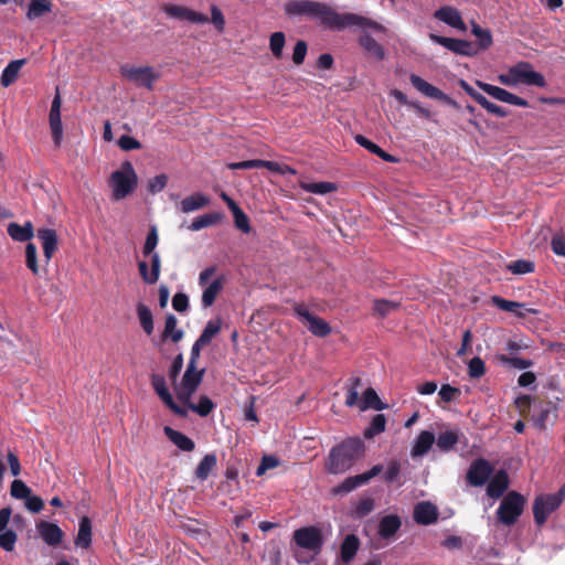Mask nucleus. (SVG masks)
Listing matches in <instances>:
<instances>
[{
  "label": "nucleus",
  "mask_w": 565,
  "mask_h": 565,
  "mask_svg": "<svg viewBox=\"0 0 565 565\" xmlns=\"http://www.w3.org/2000/svg\"><path fill=\"white\" fill-rule=\"evenodd\" d=\"M492 302L494 306H497L499 309L507 311V312H513L519 317H523L524 313L520 311V309L524 308V303L516 302V301H510L507 299H503L499 296L492 297Z\"/></svg>",
  "instance_id": "43"
},
{
  "label": "nucleus",
  "mask_w": 565,
  "mask_h": 565,
  "mask_svg": "<svg viewBox=\"0 0 565 565\" xmlns=\"http://www.w3.org/2000/svg\"><path fill=\"white\" fill-rule=\"evenodd\" d=\"M375 509V501L372 498L361 499L354 505L353 513L356 518H364Z\"/></svg>",
  "instance_id": "55"
},
{
  "label": "nucleus",
  "mask_w": 565,
  "mask_h": 565,
  "mask_svg": "<svg viewBox=\"0 0 565 565\" xmlns=\"http://www.w3.org/2000/svg\"><path fill=\"white\" fill-rule=\"evenodd\" d=\"M434 18L456 30L462 32L467 30L466 23L463 22L459 10L456 9L455 7H440L438 10L434 12Z\"/></svg>",
  "instance_id": "18"
},
{
  "label": "nucleus",
  "mask_w": 565,
  "mask_h": 565,
  "mask_svg": "<svg viewBox=\"0 0 565 565\" xmlns=\"http://www.w3.org/2000/svg\"><path fill=\"white\" fill-rule=\"evenodd\" d=\"M158 242H159L158 230H157L156 225H152L149 230L147 237H146V241H145V244L142 247V254L145 256L152 258L153 254H158L156 252Z\"/></svg>",
  "instance_id": "48"
},
{
  "label": "nucleus",
  "mask_w": 565,
  "mask_h": 565,
  "mask_svg": "<svg viewBox=\"0 0 565 565\" xmlns=\"http://www.w3.org/2000/svg\"><path fill=\"white\" fill-rule=\"evenodd\" d=\"M402 526V521L396 514H388L383 516L379 523L377 533L381 539L391 541Z\"/></svg>",
  "instance_id": "23"
},
{
  "label": "nucleus",
  "mask_w": 565,
  "mask_h": 565,
  "mask_svg": "<svg viewBox=\"0 0 565 565\" xmlns=\"http://www.w3.org/2000/svg\"><path fill=\"white\" fill-rule=\"evenodd\" d=\"M471 33L478 39L479 46L482 50L492 45V34L488 29H482L479 24L472 22Z\"/></svg>",
  "instance_id": "47"
},
{
  "label": "nucleus",
  "mask_w": 565,
  "mask_h": 565,
  "mask_svg": "<svg viewBox=\"0 0 565 565\" xmlns=\"http://www.w3.org/2000/svg\"><path fill=\"white\" fill-rule=\"evenodd\" d=\"M296 313H297L298 318L303 323L307 324L309 331L312 334L318 335V337H326L330 333L331 329H330L329 324L324 320L310 313L305 307H297Z\"/></svg>",
  "instance_id": "17"
},
{
  "label": "nucleus",
  "mask_w": 565,
  "mask_h": 565,
  "mask_svg": "<svg viewBox=\"0 0 565 565\" xmlns=\"http://www.w3.org/2000/svg\"><path fill=\"white\" fill-rule=\"evenodd\" d=\"M169 440L182 451H192L195 447L194 441L181 431L169 426L163 429Z\"/></svg>",
  "instance_id": "28"
},
{
  "label": "nucleus",
  "mask_w": 565,
  "mask_h": 565,
  "mask_svg": "<svg viewBox=\"0 0 565 565\" xmlns=\"http://www.w3.org/2000/svg\"><path fill=\"white\" fill-rule=\"evenodd\" d=\"M507 269L514 275H525L534 271V263L526 259H518L508 264Z\"/></svg>",
  "instance_id": "51"
},
{
  "label": "nucleus",
  "mask_w": 565,
  "mask_h": 565,
  "mask_svg": "<svg viewBox=\"0 0 565 565\" xmlns=\"http://www.w3.org/2000/svg\"><path fill=\"white\" fill-rule=\"evenodd\" d=\"M551 245L556 255L565 257V234L554 235Z\"/></svg>",
  "instance_id": "64"
},
{
  "label": "nucleus",
  "mask_w": 565,
  "mask_h": 565,
  "mask_svg": "<svg viewBox=\"0 0 565 565\" xmlns=\"http://www.w3.org/2000/svg\"><path fill=\"white\" fill-rule=\"evenodd\" d=\"M209 204H210V199L205 194H203L201 192H195V193L184 198L183 200H181L178 207L182 213L189 214V213L199 211V210L207 206Z\"/></svg>",
  "instance_id": "25"
},
{
  "label": "nucleus",
  "mask_w": 565,
  "mask_h": 565,
  "mask_svg": "<svg viewBox=\"0 0 565 565\" xmlns=\"http://www.w3.org/2000/svg\"><path fill=\"white\" fill-rule=\"evenodd\" d=\"M364 482L362 481V478L360 475L348 477L343 480L341 484L333 488L334 494H347L355 490L356 488L363 486Z\"/></svg>",
  "instance_id": "44"
},
{
  "label": "nucleus",
  "mask_w": 565,
  "mask_h": 565,
  "mask_svg": "<svg viewBox=\"0 0 565 565\" xmlns=\"http://www.w3.org/2000/svg\"><path fill=\"white\" fill-rule=\"evenodd\" d=\"M386 418L383 414H377L373 417L370 426L365 429L364 436L372 438L385 430Z\"/></svg>",
  "instance_id": "49"
},
{
  "label": "nucleus",
  "mask_w": 565,
  "mask_h": 565,
  "mask_svg": "<svg viewBox=\"0 0 565 565\" xmlns=\"http://www.w3.org/2000/svg\"><path fill=\"white\" fill-rule=\"evenodd\" d=\"M284 12L289 18H307L315 20L326 29L342 31L358 26L385 33L386 29L379 22L355 13H339L326 2L311 0H290L284 4Z\"/></svg>",
  "instance_id": "1"
},
{
  "label": "nucleus",
  "mask_w": 565,
  "mask_h": 565,
  "mask_svg": "<svg viewBox=\"0 0 565 565\" xmlns=\"http://www.w3.org/2000/svg\"><path fill=\"white\" fill-rule=\"evenodd\" d=\"M53 4L51 0H31L28 10L26 18L30 21H34L46 13L52 11Z\"/></svg>",
  "instance_id": "33"
},
{
  "label": "nucleus",
  "mask_w": 565,
  "mask_h": 565,
  "mask_svg": "<svg viewBox=\"0 0 565 565\" xmlns=\"http://www.w3.org/2000/svg\"><path fill=\"white\" fill-rule=\"evenodd\" d=\"M294 541L298 548L295 558L299 564H309L322 550L323 539L321 531L315 526H305L294 532Z\"/></svg>",
  "instance_id": "4"
},
{
  "label": "nucleus",
  "mask_w": 565,
  "mask_h": 565,
  "mask_svg": "<svg viewBox=\"0 0 565 565\" xmlns=\"http://www.w3.org/2000/svg\"><path fill=\"white\" fill-rule=\"evenodd\" d=\"M498 81L505 86L515 87L520 84L544 87L546 85L544 76L536 72L527 62H520L510 67L507 73L498 76Z\"/></svg>",
  "instance_id": "5"
},
{
  "label": "nucleus",
  "mask_w": 565,
  "mask_h": 565,
  "mask_svg": "<svg viewBox=\"0 0 565 565\" xmlns=\"http://www.w3.org/2000/svg\"><path fill=\"white\" fill-rule=\"evenodd\" d=\"M25 265L34 275L39 274L38 248L31 242L25 246Z\"/></svg>",
  "instance_id": "50"
},
{
  "label": "nucleus",
  "mask_w": 565,
  "mask_h": 565,
  "mask_svg": "<svg viewBox=\"0 0 565 565\" xmlns=\"http://www.w3.org/2000/svg\"><path fill=\"white\" fill-rule=\"evenodd\" d=\"M25 64V60H14L11 61L2 71L1 74V85L3 87L10 86L18 78L19 72L21 67Z\"/></svg>",
  "instance_id": "36"
},
{
  "label": "nucleus",
  "mask_w": 565,
  "mask_h": 565,
  "mask_svg": "<svg viewBox=\"0 0 565 565\" xmlns=\"http://www.w3.org/2000/svg\"><path fill=\"white\" fill-rule=\"evenodd\" d=\"M492 467L486 459H477L471 462L467 471V481L470 486L481 487L490 478Z\"/></svg>",
  "instance_id": "16"
},
{
  "label": "nucleus",
  "mask_w": 565,
  "mask_h": 565,
  "mask_svg": "<svg viewBox=\"0 0 565 565\" xmlns=\"http://www.w3.org/2000/svg\"><path fill=\"white\" fill-rule=\"evenodd\" d=\"M137 315L139 318L140 326L147 334L153 332V317L151 310L143 303L137 305Z\"/></svg>",
  "instance_id": "41"
},
{
  "label": "nucleus",
  "mask_w": 565,
  "mask_h": 565,
  "mask_svg": "<svg viewBox=\"0 0 565 565\" xmlns=\"http://www.w3.org/2000/svg\"><path fill=\"white\" fill-rule=\"evenodd\" d=\"M365 445L359 437H352L334 446L328 456L326 469L333 475L344 473L363 457Z\"/></svg>",
  "instance_id": "2"
},
{
  "label": "nucleus",
  "mask_w": 565,
  "mask_h": 565,
  "mask_svg": "<svg viewBox=\"0 0 565 565\" xmlns=\"http://www.w3.org/2000/svg\"><path fill=\"white\" fill-rule=\"evenodd\" d=\"M120 73L127 81L139 87H145L148 90L153 89L154 83L160 77V72L152 66H135L126 64L120 67Z\"/></svg>",
  "instance_id": "8"
},
{
  "label": "nucleus",
  "mask_w": 565,
  "mask_h": 565,
  "mask_svg": "<svg viewBox=\"0 0 565 565\" xmlns=\"http://www.w3.org/2000/svg\"><path fill=\"white\" fill-rule=\"evenodd\" d=\"M151 269L145 260L138 263L139 274L142 280L148 285H153L159 280L161 271V259L159 254H153L150 258Z\"/></svg>",
  "instance_id": "21"
},
{
  "label": "nucleus",
  "mask_w": 565,
  "mask_h": 565,
  "mask_svg": "<svg viewBox=\"0 0 565 565\" xmlns=\"http://www.w3.org/2000/svg\"><path fill=\"white\" fill-rule=\"evenodd\" d=\"M413 516L416 523L429 525L437 521L438 510L433 503L422 501L415 505Z\"/></svg>",
  "instance_id": "20"
},
{
  "label": "nucleus",
  "mask_w": 565,
  "mask_h": 565,
  "mask_svg": "<svg viewBox=\"0 0 565 565\" xmlns=\"http://www.w3.org/2000/svg\"><path fill=\"white\" fill-rule=\"evenodd\" d=\"M17 539L18 536L13 531H2L0 532V546L7 552H11L15 546Z\"/></svg>",
  "instance_id": "60"
},
{
  "label": "nucleus",
  "mask_w": 565,
  "mask_h": 565,
  "mask_svg": "<svg viewBox=\"0 0 565 565\" xmlns=\"http://www.w3.org/2000/svg\"><path fill=\"white\" fill-rule=\"evenodd\" d=\"M286 38L282 32H275L269 39V49L276 58L281 57Z\"/></svg>",
  "instance_id": "52"
},
{
  "label": "nucleus",
  "mask_w": 565,
  "mask_h": 565,
  "mask_svg": "<svg viewBox=\"0 0 565 565\" xmlns=\"http://www.w3.org/2000/svg\"><path fill=\"white\" fill-rule=\"evenodd\" d=\"M49 122L54 145L56 147H60L63 140V125L61 119V111H50Z\"/></svg>",
  "instance_id": "38"
},
{
  "label": "nucleus",
  "mask_w": 565,
  "mask_h": 565,
  "mask_svg": "<svg viewBox=\"0 0 565 565\" xmlns=\"http://www.w3.org/2000/svg\"><path fill=\"white\" fill-rule=\"evenodd\" d=\"M558 498H555L552 493L537 495L533 502V516L535 523L541 526L543 525L551 513L561 507Z\"/></svg>",
  "instance_id": "11"
},
{
  "label": "nucleus",
  "mask_w": 565,
  "mask_h": 565,
  "mask_svg": "<svg viewBox=\"0 0 565 565\" xmlns=\"http://www.w3.org/2000/svg\"><path fill=\"white\" fill-rule=\"evenodd\" d=\"M222 216L220 213H209L203 214L195 217L192 223L189 225V230L192 232H198L202 228L212 226L221 221Z\"/></svg>",
  "instance_id": "39"
},
{
  "label": "nucleus",
  "mask_w": 565,
  "mask_h": 565,
  "mask_svg": "<svg viewBox=\"0 0 565 565\" xmlns=\"http://www.w3.org/2000/svg\"><path fill=\"white\" fill-rule=\"evenodd\" d=\"M164 13L175 20L188 21L192 24H206L211 23L214 29L222 33L225 30V17L222 10L216 4L210 6L211 18L206 14L191 10L184 6L166 4L163 7Z\"/></svg>",
  "instance_id": "3"
},
{
  "label": "nucleus",
  "mask_w": 565,
  "mask_h": 565,
  "mask_svg": "<svg viewBox=\"0 0 565 565\" xmlns=\"http://www.w3.org/2000/svg\"><path fill=\"white\" fill-rule=\"evenodd\" d=\"M233 216H234L235 226L239 231H242L245 234L250 232L249 220H248L247 215L243 212V210L235 211Z\"/></svg>",
  "instance_id": "62"
},
{
  "label": "nucleus",
  "mask_w": 565,
  "mask_h": 565,
  "mask_svg": "<svg viewBox=\"0 0 565 565\" xmlns=\"http://www.w3.org/2000/svg\"><path fill=\"white\" fill-rule=\"evenodd\" d=\"M10 493L15 499L25 500L31 494V489L22 480L17 479L11 483Z\"/></svg>",
  "instance_id": "57"
},
{
  "label": "nucleus",
  "mask_w": 565,
  "mask_h": 565,
  "mask_svg": "<svg viewBox=\"0 0 565 565\" xmlns=\"http://www.w3.org/2000/svg\"><path fill=\"white\" fill-rule=\"evenodd\" d=\"M151 384L161 401L177 415L186 416V409L179 406L170 394L166 379L160 374H152Z\"/></svg>",
  "instance_id": "14"
},
{
  "label": "nucleus",
  "mask_w": 565,
  "mask_h": 565,
  "mask_svg": "<svg viewBox=\"0 0 565 565\" xmlns=\"http://www.w3.org/2000/svg\"><path fill=\"white\" fill-rule=\"evenodd\" d=\"M360 548V540L354 534H349L344 537L341 547L340 555L344 563H350L356 555Z\"/></svg>",
  "instance_id": "29"
},
{
  "label": "nucleus",
  "mask_w": 565,
  "mask_h": 565,
  "mask_svg": "<svg viewBox=\"0 0 565 565\" xmlns=\"http://www.w3.org/2000/svg\"><path fill=\"white\" fill-rule=\"evenodd\" d=\"M279 461L274 456H265L263 457L259 466L256 469V476H263L267 470L276 468Z\"/></svg>",
  "instance_id": "63"
},
{
  "label": "nucleus",
  "mask_w": 565,
  "mask_h": 565,
  "mask_svg": "<svg viewBox=\"0 0 565 565\" xmlns=\"http://www.w3.org/2000/svg\"><path fill=\"white\" fill-rule=\"evenodd\" d=\"M359 44L366 52L367 55L382 61L385 56L384 49L379 44L370 34H363L359 39Z\"/></svg>",
  "instance_id": "31"
},
{
  "label": "nucleus",
  "mask_w": 565,
  "mask_h": 565,
  "mask_svg": "<svg viewBox=\"0 0 565 565\" xmlns=\"http://www.w3.org/2000/svg\"><path fill=\"white\" fill-rule=\"evenodd\" d=\"M92 543V522L89 518L83 516L78 523V533L75 540L76 546L87 548Z\"/></svg>",
  "instance_id": "34"
},
{
  "label": "nucleus",
  "mask_w": 565,
  "mask_h": 565,
  "mask_svg": "<svg viewBox=\"0 0 565 565\" xmlns=\"http://www.w3.org/2000/svg\"><path fill=\"white\" fill-rule=\"evenodd\" d=\"M354 140L355 142L365 148L366 150H369L371 153L373 154H376L377 157H380L381 159H383L384 161L386 162H391V163H394V162H397V159L395 157H393L392 154L385 152L383 149H381L376 143L372 142L371 140H369L366 137L362 136V135H356L354 137Z\"/></svg>",
  "instance_id": "32"
},
{
  "label": "nucleus",
  "mask_w": 565,
  "mask_h": 565,
  "mask_svg": "<svg viewBox=\"0 0 565 565\" xmlns=\"http://www.w3.org/2000/svg\"><path fill=\"white\" fill-rule=\"evenodd\" d=\"M178 320L173 315L166 318L163 337L170 338L173 342H179L183 338V331L177 328Z\"/></svg>",
  "instance_id": "42"
},
{
  "label": "nucleus",
  "mask_w": 565,
  "mask_h": 565,
  "mask_svg": "<svg viewBox=\"0 0 565 565\" xmlns=\"http://www.w3.org/2000/svg\"><path fill=\"white\" fill-rule=\"evenodd\" d=\"M300 188L312 194L324 195L337 191L338 186L333 182L320 181V182H300Z\"/></svg>",
  "instance_id": "37"
},
{
  "label": "nucleus",
  "mask_w": 565,
  "mask_h": 565,
  "mask_svg": "<svg viewBox=\"0 0 565 565\" xmlns=\"http://www.w3.org/2000/svg\"><path fill=\"white\" fill-rule=\"evenodd\" d=\"M484 372H486L484 362L480 358L476 356L469 361L468 373H469L470 377L479 379L484 374Z\"/></svg>",
  "instance_id": "58"
},
{
  "label": "nucleus",
  "mask_w": 565,
  "mask_h": 565,
  "mask_svg": "<svg viewBox=\"0 0 565 565\" xmlns=\"http://www.w3.org/2000/svg\"><path fill=\"white\" fill-rule=\"evenodd\" d=\"M221 326L222 323L220 319H213L207 321L202 333L198 338L200 342L205 343L206 345L210 344L212 339L220 332Z\"/></svg>",
  "instance_id": "46"
},
{
  "label": "nucleus",
  "mask_w": 565,
  "mask_h": 565,
  "mask_svg": "<svg viewBox=\"0 0 565 565\" xmlns=\"http://www.w3.org/2000/svg\"><path fill=\"white\" fill-rule=\"evenodd\" d=\"M386 406L381 402L377 393L372 387H369L364 391L362 398L359 403V408L361 411H366L369 408H373L375 411H382Z\"/></svg>",
  "instance_id": "35"
},
{
  "label": "nucleus",
  "mask_w": 565,
  "mask_h": 565,
  "mask_svg": "<svg viewBox=\"0 0 565 565\" xmlns=\"http://www.w3.org/2000/svg\"><path fill=\"white\" fill-rule=\"evenodd\" d=\"M362 386V382L359 377L350 379V386L348 388V395L345 405L348 407L355 406L359 402V388Z\"/></svg>",
  "instance_id": "53"
},
{
  "label": "nucleus",
  "mask_w": 565,
  "mask_h": 565,
  "mask_svg": "<svg viewBox=\"0 0 565 565\" xmlns=\"http://www.w3.org/2000/svg\"><path fill=\"white\" fill-rule=\"evenodd\" d=\"M525 505L523 495L515 491L509 492L500 502L497 518L505 526L513 525L522 515Z\"/></svg>",
  "instance_id": "7"
},
{
  "label": "nucleus",
  "mask_w": 565,
  "mask_h": 565,
  "mask_svg": "<svg viewBox=\"0 0 565 565\" xmlns=\"http://www.w3.org/2000/svg\"><path fill=\"white\" fill-rule=\"evenodd\" d=\"M38 237L42 243V249L46 263L51 260L55 250L57 249L58 239L56 231L53 228H40L38 230Z\"/></svg>",
  "instance_id": "22"
},
{
  "label": "nucleus",
  "mask_w": 565,
  "mask_h": 565,
  "mask_svg": "<svg viewBox=\"0 0 565 565\" xmlns=\"http://www.w3.org/2000/svg\"><path fill=\"white\" fill-rule=\"evenodd\" d=\"M214 274H215V268L207 267V268L203 269L199 275V285H200V287L203 288L202 306L204 308L211 307L214 303L217 295L223 289V279L222 278H216V279L212 280L210 284H207L209 279Z\"/></svg>",
  "instance_id": "10"
},
{
  "label": "nucleus",
  "mask_w": 565,
  "mask_h": 565,
  "mask_svg": "<svg viewBox=\"0 0 565 565\" xmlns=\"http://www.w3.org/2000/svg\"><path fill=\"white\" fill-rule=\"evenodd\" d=\"M168 183V175L162 173L150 179L147 184V190L151 194L161 192Z\"/></svg>",
  "instance_id": "56"
},
{
  "label": "nucleus",
  "mask_w": 565,
  "mask_h": 565,
  "mask_svg": "<svg viewBox=\"0 0 565 565\" xmlns=\"http://www.w3.org/2000/svg\"><path fill=\"white\" fill-rule=\"evenodd\" d=\"M138 185L137 173L129 161L121 163L118 170L110 174L109 186L114 201H120L130 195Z\"/></svg>",
  "instance_id": "6"
},
{
  "label": "nucleus",
  "mask_w": 565,
  "mask_h": 565,
  "mask_svg": "<svg viewBox=\"0 0 565 565\" xmlns=\"http://www.w3.org/2000/svg\"><path fill=\"white\" fill-rule=\"evenodd\" d=\"M459 435L458 430L441 431L437 439L435 438L437 449L441 452H449L454 450L459 441Z\"/></svg>",
  "instance_id": "30"
},
{
  "label": "nucleus",
  "mask_w": 565,
  "mask_h": 565,
  "mask_svg": "<svg viewBox=\"0 0 565 565\" xmlns=\"http://www.w3.org/2000/svg\"><path fill=\"white\" fill-rule=\"evenodd\" d=\"M215 466L216 456L213 454L205 455L195 469V477L202 481L207 479Z\"/></svg>",
  "instance_id": "40"
},
{
  "label": "nucleus",
  "mask_w": 565,
  "mask_h": 565,
  "mask_svg": "<svg viewBox=\"0 0 565 565\" xmlns=\"http://www.w3.org/2000/svg\"><path fill=\"white\" fill-rule=\"evenodd\" d=\"M202 374L203 371H196V367L186 366L181 382L174 384V392L181 403L189 404L202 381Z\"/></svg>",
  "instance_id": "9"
},
{
  "label": "nucleus",
  "mask_w": 565,
  "mask_h": 565,
  "mask_svg": "<svg viewBox=\"0 0 565 565\" xmlns=\"http://www.w3.org/2000/svg\"><path fill=\"white\" fill-rule=\"evenodd\" d=\"M435 443V435L429 430H423L414 440L411 456L413 458L425 456L433 447Z\"/></svg>",
  "instance_id": "26"
},
{
  "label": "nucleus",
  "mask_w": 565,
  "mask_h": 565,
  "mask_svg": "<svg viewBox=\"0 0 565 565\" xmlns=\"http://www.w3.org/2000/svg\"><path fill=\"white\" fill-rule=\"evenodd\" d=\"M479 105L483 107L488 113L495 115L497 117L504 118L509 115V111L505 108L498 106L494 103H491L484 96L480 100Z\"/></svg>",
  "instance_id": "59"
},
{
  "label": "nucleus",
  "mask_w": 565,
  "mask_h": 565,
  "mask_svg": "<svg viewBox=\"0 0 565 565\" xmlns=\"http://www.w3.org/2000/svg\"><path fill=\"white\" fill-rule=\"evenodd\" d=\"M499 359H500V361L503 364H508L511 367H514V369H518V370H525V369H529L532 365V361L531 360H525V359H521V358H516V356L515 358H510V356H507V355H501Z\"/></svg>",
  "instance_id": "61"
},
{
  "label": "nucleus",
  "mask_w": 565,
  "mask_h": 565,
  "mask_svg": "<svg viewBox=\"0 0 565 565\" xmlns=\"http://www.w3.org/2000/svg\"><path fill=\"white\" fill-rule=\"evenodd\" d=\"M509 488V476L504 470H499L489 481L487 494L491 499H499Z\"/></svg>",
  "instance_id": "24"
},
{
  "label": "nucleus",
  "mask_w": 565,
  "mask_h": 565,
  "mask_svg": "<svg viewBox=\"0 0 565 565\" xmlns=\"http://www.w3.org/2000/svg\"><path fill=\"white\" fill-rule=\"evenodd\" d=\"M7 232L15 242H28L34 236V228L31 222H25L24 225L10 223Z\"/></svg>",
  "instance_id": "27"
},
{
  "label": "nucleus",
  "mask_w": 565,
  "mask_h": 565,
  "mask_svg": "<svg viewBox=\"0 0 565 565\" xmlns=\"http://www.w3.org/2000/svg\"><path fill=\"white\" fill-rule=\"evenodd\" d=\"M429 38L433 42L443 45L456 54L473 56L478 53V50L475 47V45L471 42L465 40L446 38L437 34H430Z\"/></svg>",
  "instance_id": "13"
},
{
  "label": "nucleus",
  "mask_w": 565,
  "mask_h": 565,
  "mask_svg": "<svg viewBox=\"0 0 565 565\" xmlns=\"http://www.w3.org/2000/svg\"><path fill=\"white\" fill-rule=\"evenodd\" d=\"M409 81L412 85L424 96L443 100L450 106L458 107V104L451 99L448 95H446L444 92H441L439 88L435 87L430 83L423 79L420 76L416 74H412L409 76Z\"/></svg>",
  "instance_id": "15"
},
{
  "label": "nucleus",
  "mask_w": 565,
  "mask_h": 565,
  "mask_svg": "<svg viewBox=\"0 0 565 565\" xmlns=\"http://www.w3.org/2000/svg\"><path fill=\"white\" fill-rule=\"evenodd\" d=\"M36 530L41 539L50 546H56L62 542L64 533L55 523L40 521L36 524Z\"/></svg>",
  "instance_id": "19"
},
{
  "label": "nucleus",
  "mask_w": 565,
  "mask_h": 565,
  "mask_svg": "<svg viewBox=\"0 0 565 565\" xmlns=\"http://www.w3.org/2000/svg\"><path fill=\"white\" fill-rule=\"evenodd\" d=\"M476 84L480 89H482L484 93H487L492 98H494L499 102L519 106V107H529L527 100L508 92L504 88H501L499 86H494V85H491V84H488V83H484L481 81H477Z\"/></svg>",
  "instance_id": "12"
},
{
  "label": "nucleus",
  "mask_w": 565,
  "mask_h": 565,
  "mask_svg": "<svg viewBox=\"0 0 565 565\" xmlns=\"http://www.w3.org/2000/svg\"><path fill=\"white\" fill-rule=\"evenodd\" d=\"M398 305H399L398 302L393 301V300L376 299V300H374L373 309L379 316L385 317L386 315L396 310Z\"/></svg>",
  "instance_id": "54"
},
{
  "label": "nucleus",
  "mask_w": 565,
  "mask_h": 565,
  "mask_svg": "<svg viewBox=\"0 0 565 565\" xmlns=\"http://www.w3.org/2000/svg\"><path fill=\"white\" fill-rule=\"evenodd\" d=\"M184 405L186 406L184 407L186 411L191 409L202 417L207 416L214 408V403L207 396H202L198 404H193L190 401L189 404Z\"/></svg>",
  "instance_id": "45"
}]
</instances>
